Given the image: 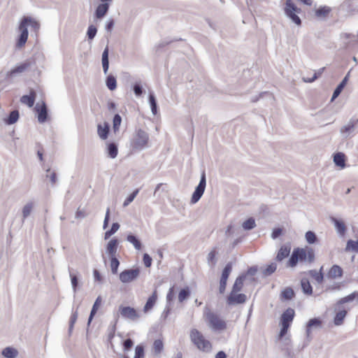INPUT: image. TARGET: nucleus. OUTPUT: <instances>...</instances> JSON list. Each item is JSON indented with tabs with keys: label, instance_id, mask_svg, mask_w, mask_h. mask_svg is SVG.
Segmentation results:
<instances>
[{
	"label": "nucleus",
	"instance_id": "obj_1",
	"mask_svg": "<svg viewBox=\"0 0 358 358\" xmlns=\"http://www.w3.org/2000/svg\"><path fill=\"white\" fill-rule=\"evenodd\" d=\"M315 260V253L311 247L294 248L287 262V267L294 268L299 262L312 264Z\"/></svg>",
	"mask_w": 358,
	"mask_h": 358
},
{
	"label": "nucleus",
	"instance_id": "obj_2",
	"mask_svg": "<svg viewBox=\"0 0 358 358\" xmlns=\"http://www.w3.org/2000/svg\"><path fill=\"white\" fill-rule=\"evenodd\" d=\"M190 340L194 345L201 351L208 352L212 349V345L206 340L203 334L196 329L190 331Z\"/></svg>",
	"mask_w": 358,
	"mask_h": 358
},
{
	"label": "nucleus",
	"instance_id": "obj_3",
	"mask_svg": "<svg viewBox=\"0 0 358 358\" xmlns=\"http://www.w3.org/2000/svg\"><path fill=\"white\" fill-rule=\"evenodd\" d=\"M149 142V134L142 129L136 130L131 141V146L134 150H142L147 147Z\"/></svg>",
	"mask_w": 358,
	"mask_h": 358
},
{
	"label": "nucleus",
	"instance_id": "obj_4",
	"mask_svg": "<svg viewBox=\"0 0 358 358\" xmlns=\"http://www.w3.org/2000/svg\"><path fill=\"white\" fill-rule=\"evenodd\" d=\"M29 17H22L20 20L18 31L19 35L17 38L15 46L17 48H21L24 46L25 43L27 41L29 31H28V22H29Z\"/></svg>",
	"mask_w": 358,
	"mask_h": 358
},
{
	"label": "nucleus",
	"instance_id": "obj_5",
	"mask_svg": "<svg viewBox=\"0 0 358 358\" xmlns=\"http://www.w3.org/2000/svg\"><path fill=\"white\" fill-rule=\"evenodd\" d=\"M301 11L300 8H298L292 0H286L284 7V12L285 15L295 24L300 26L301 24V20L297 15Z\"/></svg>",
	"mask_w": 358,
	"mask_h": 358
},
{
	"label": "nucleus",
	"instance_id": "obj_6",
	"mask_svg": "<svg viewBox=\"0 0 358 358\" xmlns=\"http://www.w3.org/2000/svg\"><path fill=\"white\" fill-rule=\"evenodd\" d=\"M206 186V176L203 170L201 174L200 181L199 185L195 187L194 192L192 194L190 202L192 204L197 203L203 196Z\"/></svg>",
	"mask_w": 358,
	"mask_h": 358
},
{
	"label": "nucleus",
	"instance_id": "obj_7",
	"mask_svg": "<svg viewBox=\"0 0 358 358\" xmlns=\"http://www.w3.org/2000/svg\"><path fill=\"white\" fill-rule=\"evenodd\" d=\"M207 320L210 327L214 331H224L227 329V323L224 320L219 317V316L212 312L207 313Z\"/></svg>",
	"mask_w": 358,
	"mask_h": 358
},
{
	"label": "nucleus",
	"instance_id": "obj_8",
	"mask_svg": "<svg viewBox=\"0 0 358 358\" xmlns=\"http://www.w3.org/2000/svg\"><path fill=\"white\" fill-rule=\"evenodd\" d=\"M141 273L140 268L124 269L119 275L120 280L122 283H129L136 280Z\"/></svg>",
	"mask_w": 358,
	"mask_h": 358
},
{
	"label": "nucleus",
	"instance_id": "obj_9",
	"mask_svg": "<svg viewBox=\"0 0 358 358\" xmlns=\"http://www.w3.org/2000/svg\"><path fill=\"white\" fill-rule=\"evenodd\" d=\"M232 262H228L222 271L219 285V292L221 294H223L225 292L227 280L232 271Z\"/></svg>",
	"mask_w": 358,
	"mask_h": 358
},
{
	"label": "nucleus",
	"instance_id": "obj_10",
	"mask_svg": "<svg viewBox=\"0 0 358 358\" xmlns=\"http://www.w3.org/2000/svg\"><path fill=\"white\" fill-rule=\"evenodd\" d=\"M34 64V61L30 59H26L22 63L16 65L14 68H13L10 71H8L6 73V78H11L16 74L21 73L27 71L29 68H30Z\"/></svg>",
	"mask_w": 358,
	"mask_h": 358
},
{
	"label": "nucleus",
	"instance_id": "obj_11",
	"mask_svg": "<svg viewBox=\"0 0 358 358\" xmlns=\"http://www.w3.org/2000/svg\"><path fill=\"white\" fill-rule=\"evenodd\" d=\"M119 312L122 317L129 319L131 320H136L140 317V315L137 310L131 306H120Z\"/></svg>",
	"mask_w": 358,
	"mask_h": 358
},
{
	"label": "nucleus",
	"instance_id": "obj_12",
	"mask_svg": "<svg viewBox=\"0 0 358 358\" xmlns=\"http://www.w3.org/2000/svg\"><path fill=\"white\" fill-rule=\"evenodd\" d=\"M246 300L247 296L245 294L231 292L227 297V303L229 306L243 304Z\"/></svg>",
	"mask_w": 358,
	"mask_h": 358
},
{
	"label": "nucleus",
	"instance_id": "obj_13",
	"mask_svg": "<svg viewBox=\"0 0 358 358\" xmlns=\"http://www.w3.org/2000/svg\"><path fill=\"white\" fill-rule=\"evenodd\" d=\"M34 110L37 114V118L39 123H44L48 120V109L44 101L42 102L41 105L37 103Z\"/></svg>",
	"mask_w": 358,
	"mask_h": 358
},
{
	"label": "nucleus",
	"instance_id": "obj_14",
	"mask_svg": "<svg viewBox=\"0 0 358 358\" xmlns=\"http://www.w3.org/2000/svg\"><path fill=\"white\" fill-rule=\"evenodd\" d=\"M322 324V321L320 317H313L310 319L307 324H306V338L308 342H310L312 339V337L310 336L311 334V329L313 328L318 329L321 328Z\"/></svg>",
	"mask_w": 358,
	"mask_h": 358
},
{
	"label": "nucleus",
	"instance_id": "obj_15",
	"mask_svg": "<svg viewBox=\"0 0 358 358\" xmlns=\"http://www.w3.org/2000/svg\"><path fill=\"white\" fill-rule=\"evenodd\" d=\"M355 0H345L340 6L342 11L345 12L347 15L352 16L358 13L357 6L354 3Z\"/></svg>",
	"mask_w": 358,
	"mask_h": 358
},
{
	"label": "nucleus",
	"instance_id": "obj_16",
	"mask_svg": "<svg viewBox=\"0 0 358 358\" xmlns=\"http://www.w3.org/2000/svg\"><path fill=\"white\" fill-rule=\"evenodd\" d=\"M110 8V3L105 2L99 3L94 11V20H102L108 13Z\"/></svg>",
	"mask_w": 358,
	"mask_h": 358
},
{
	"label": "nucleus",
	"instance_id": "obj_17",
	"mask_svg": "<svg viewBox=\"0 0 358 358\" xmlns=\"http://www.w3.org/2000/svg\"><path fill=\"white\" fill-rule=\"evenodd\" d=\"M120 244L119 240L114 237L111 238L106 244V252L110 258L117 257L116 253Z\"/></svg>",
	"mask_w": 358,
	"mask_h": 358
},
{
	"label": "nucleus",
	"instance_id": "obj_18",
	"mask_svg": "<svg viewBox=\"0 0 358 358\" xmlns=\"http://www.w3.org/2000/svg\"><path fill=\"white\" fill-rule=\"evenodd\" d=\"M295 316V310L292 308H287L281 315L280 324L291 326Z\"/></svg>",
	"mask_w": 358,
	"mask_h": 358
},
{
	"label": "nucleus",
	"instance_id": "obj_19",
	"mask_svg": "<svg viewBox=\"0 0 358 358\" xmlns=\"http://www.w3.org/2000/svg\"><path fill=\"white\" fill-rule=\"evenodd\" d=\"M336 310H337L334 317V324L336 326H341L343 324L344 320L346 317L348 310L345 308H338L336 306Z\"/></svg>",
	"mask_w": 358,
	"mask_h": 358
},
{
	"label": "nucleus",
	"instance_id": "obj_20",
	"mask_svg": "<svg viewBox=\"0 0 358 358\" xmlns=\"http://www.w3.org/2000/svg\"><path fill=\"white\" fill-rule=\"evenodd\" d=\"M330 220L334 224L337 233L340 236H344L347 231V227L345 222L342 220L338 219L335 217H331Z\"/></svg>",
	"mask_w": 358,
	"mask_h": 358
},
{
	"label": "nucleus",
	"instance_id": "obj_21",
	"mask_svg": "<svg viewBox=\"0 0 358 358\" xmlns=\"http://www.w3.org/2000/svg\"><path fill=\"white\" fill-rule=\"evenodd\" d=\"M350 73V71H349L345 76V77L343 78L341 82L336 86V87L334 90V92H333V94H332V96H331V101H333L334 99H336L341 94V93L342 92V91L343 90V89L346 86V85H347V83H348V82L349 80Z\"/></svg>",
	"mask_w": 358,
	"mask_h": 358
},
{
	"label": "nucleus",
	"instance_id": "obj_22",
	"mask_svg": "<svg viewBox=\"0 0 358 358\" xmlns=\"http://www.w3.org/2000/svg\"><path fill=\"white\" fill-rule=\"evenodd\" d=\"M110 133V124L107 122H104L103 124H97V134L99 138L102 140L108 138Z\"/></svg>",
	"mask_w": 358,
	"mask_h": 358
},
{
	"label": "nucleus",
	"instance_id": "obj_23",
	"mask_svg": "<svg viewBox=\"0 0 358 358\" xmlns=\"http://www.w3.org/2000/svg\"><path fill=\"white\" fill-rule=\"evenodd\" d=\"M343 268L337 264L333 265L327 274V278H331V279H334L336 278H341L343 276Z\"/></svg>",
	"mask_w": 358,
	"mask_h": 358
},
{
	"label": "nucleus",
	"instance_id": "obj_24",
	"mask_svg": "<svg viewBox=\"0 0 358 358\" xmlns=\"http://www.w3.org/2000/svg\"><path fill=\"white\" fill-rule=\"evenodd\" d=\"M334 162L336 166L344 169L346 166V156L343 152H338L334 154Z\"/></svg>",
	"mask_w": 358,
	"mask_h": 358
},
{
	"label": "nucleus",
	"instance_id": "obj_25",
	"mask_svg": "<svg viewBox=\"0 0 358 358\" xmlns=\"http://www.w3.org/2000/svg\"><path fill=\"white\" fill-rule=\"evenodd\" d=\"M290 250H291L290 245H282L278 252V254L275 257V260L277 262L282 261L284 259L289 257Z\"/></svg>",
	"mask_w": 358,
	"mask_h": 358
},
{
	"label": "nucleus",
	"instance_id": "obj_26",
	"mask_svg": "<svg viewBox=\"0 0 358 358\" xmlns=\"http://www.w3.org/2000/svg\"><path fill=\"white\" fill-rule=\"evenodd\" d=\"M357 122V119H350L346 125H344L341 128V133L345 135V137H348L349 134L354 130V128Z\"/></svg>",
	"mask_w": 358,
	"mask_h": 358
},
{
	"label": "nucleus",
	"instance_id": "obj_27",
	"mask_svg": "<svg viewBox=\"0 0 358 358\" xmlns=\"http://www.w3.org/2000/svg\"><path fill=\"white\" fill-rule=\"evenodd\" d=\"M109 48L107 45L105 49L103 50L101 55V64L103 67V71L104 74H107L109 69Z\"/></svg>",
	"mask_w": 358,
	"mask_h": 358
},
{
	"label": "nucleus",
	"instance_id": "obj_28",
	"mask_svg": "<svg viewBox=\"0 0 358 358\" xmlns=\"http://www.w3.org/2000/svg\"><path fill=\"white\" fill-rule=\"evenodd\" d=\"M157 290H155L153 292V293L151 294V296H150L149 298L148 299V300L143 307V311L145 313H147L149 310H152L157 301Z\"/></svg>",
	"mask_w": 358,
	"mask_h": 358
},
{
	"label": "nucleus",
	"instance_id": "obj_29",
	"mask_svg": "<svg viewBox=\"0 0 358 358\" xmlns=\"http://www.w3.org/2000/svg\"><path fill=\"white\" fill-rule=\"evenodd\" d=\"M35 99H36V92L34 90H32V91H31L29 94L23 95L20 98V101L22 103L26 104L29 107H32L34 104Z\"/></svg>",
	"mask_w": 358,
	"mask_h": 358
},
{
	"label": "nucleus",
	"instance_id": "obj_30",
	"mask_svg": "<svg viewBox=\"0 0 358 358\" xmlns=\"http://www.w3.org/2000/svg\"><path fill=\"white\" fill-rule=\"evenodd\" d=\"M301 287L304 294L308 296L313 294V287L308 278H303L301 280Z\"/></svg>",
	"mask_w": 358,
	"mask_h": 358
},
{
	"label": "nucleus",
	"instance_id": "obj_31",
	"mask_svg": "<svg viewBox=\"0 0 358 358\" xmlns=\"http://www.w3.org/2000/svg\"><path fill=\"white\" fill-rule=\"evenodd\" d=\"M294 296L295 292L290 287H287L282 290L280 295L281 301H289L292 300Z\"/></svg>",
	"mask_w": 358,
	"mask_h": 358
},
{
	"label": "nucleus",
	"instance_id": "obj_32",
	"mask_svg": "<svg viewBox=\"0 0 358 358\" xmlns=\"http://www.w3.org/2000/svg\"><path fill=\"white\" fill-rule=\"evenodd\" d=\"M107 155L111 159H115L118 154L117 145L115 142H110L107 144L106 147Z\"/></svg>",
	"mask_w": 358,
	"mask_h": 358
},
{
	"label": "nucleus",
	"instance_id": "obj_33",
	"mask_svg": "<svg viewBox=\"0 0 358 358\" xmlns=\"http://www.w3.org/2000/svg\"><path fill=\"white\" fill-rule=\"evenodd\" d=\"M20 117V113L17 110H13L10 112L8 117L4 118V122L8 125H11L17 122Z\"/></svg>",
	"mask_w": 358,
	"mask_h": 358
},
{
	"label": "nucleus",
	"instance_id": "obj_34",
	"mask_svg": "<svg viewBox=\"0 0 358 358\" xmlns=\"http://www.w3.org/2000/svg\"><path fill=\"white\" fill-rule=\"evenodd\" d=\"M127 241L131 243L134 247L138 250H141L143 248V245L140 239L134 234L129 233L127 236Z\"/></svg>",
	"mask_w": 358,
	"mask_h": 358
},
{
	"label": "nucleus",
	"instance_id": "obj_35",
	"mask_svg": "<svg viewBox=\"0 0 358 358\" xmlns=\"http://www.w3.org/2000/svg\"><path fill=\"white\" fill-rule=\"evenodd\" d=\"M277 269V264L275 262H271L267 265L266 267L261 268L262 274L263 278H266L271 275Z\"/></svg>",
	"mask_w": 358,
	"mask_h": 358
},
{
	"label": "nucleus",
	"instance_id": "obj_36",
	"mask_svg": "<svg viewBox=\"0 0 358 358\" xmlns=\"http://www.w3.org/2000/svg\"><path fill=\"white\" fill-rule=\"evenodd\" d=\"M245 280V276L241 274L236 278L231 292H239L242 290L244 281Z\"/></svg>",
	"mask_w": 358,
	"mask_h": 358
},
{
	"label": "nucleus",
	"instance_id": "obj_37",
	"mask_svg": "<svg viewBox=\"0 0 358 358\" xmlns=\"http://www.w3.org/2000/svg\"><path fill=\"white\" fill-rule=\"evenodd\" d=\"M148 101L150 106L152 113L156 115L158 113V105L154 92H150L148 96Z\"/></svg>",
	"mask_w": 358,
	"mask_h": 358
},
{
	"label": "nucleus",
	"instance_id": "obj_38",
	"mask_svg": "<svg viewBox=\"0 0 358 358\" xmlns=\"http://www.w3.org/2000/svg\"><path fill=\"white\" fill-rule=\"evenodd\" d=\"M258 271V266H252L248 268V270L245 272L242 273L241 275L245 276V279L246 280L248 276H250L249 278L250 281L251 282H256L257 279L254 277V275L257 273Z\"/></svg>",
	"mask_w": 358,
	"mask_h": 358
},
{
	"label": "nucleus",
	"instance_id": "obj_39",
	"mask_svg": "<svg viewBox=\"0 0 358 358\" xmlns=\"http://www.w3.org/2000/svg\"><path fill=\"white\" fill-rule=\"evenodd\" d=\"M69 275L71 278L72 288H73L74 293H76V292L78 289L79 286H80L79 285L80 279H79L78 272H76V273H74L71 271L70 268H69Z\"/></svg>",
	"mask_w": 358,
	"mask_h": 358
},
{
	"label": "nucleus",
	"instance_id": "obj_40",
	"mask_svg": "<svg viewBox=\"0 0 358 358\" xmlns=\"http://www.w3.org/2000/svg\"><path fill=\"white\" fill-rule=\"evenodd\" d=\"M308 274L313 278H314L318 283H322L324 280V273H323V266H322L319 271H317L315 269L309 270Z\"/></svg>",
	"mask_w": 358,
	"mask_h": 358
},
{
	"label": "nucleus",
	"instance_id": "obj_41",
	"mask_svg": "<svg viewBox=\"0 0 358 358\" xmlns=\"http://www.w3.org/2000/svg\"><path fill=\"white\" fill-rule=\"evenodd\" d=\"M190 288L188 286L184 287L178 292V301L180 303H182L184 301L187 300L190 296Z\"/></svg>",
	"mask_w": 358,
	"mask_h": 358
},
{
	"label": "nucleus",
	"instance_id": "obj_42",
	"mask_svg": "<svg viewBox=\"0 0 358 358\" xmlns=\"http://www.w3.org/2000/svg\"><path fill=\"white\" fill-rule=\"evenodd\" d=\"M1 355L6 358H15L18 355V351L13 347H6L2 350Z\"/></svg>",
	"mask_w": 358,
	"mask_h": 358
},
{
	"label": "nucleus",
	"instance_id": "obj_43",
	"mask_svg": "<svg viewBox=\"0 0 358 358\" xmlns=\"http://www.w3.org/2000/svg\"><path fill=\"white\" fill-rule=\"evenodd\" d=\"M356 295H357V291L351 293L350 294H349V295H348V296H346L345 297H343V298L340 299L336 302V306L338 308H340V306H341L342 305H343L345 303L353 301L356 299Z\"/></svg>",
	"mask_w": 358,
	"mask_h": 358
},
{
	"label": "nucleus",
	"instance_id": "obj_44",
	"mask_svg": "<svg viewBox=\"0 0 358 358\" xmlns=\"http://www.w3.org/2000/svg\"><path fill=\"white\" fill-rule=\"evenodd\" d=\"M106 85L108 90L113 91L117 88V80L115 76L109 74L106 79Z\"/></svg>",
	"mask_w": 358,
	"mask_h": 358
},
{
	"label": "nucleus",
	"instance_id": "obj_45",
	"mask_svg": "<svg viewBox=\"0 0 358 358\" xmlns=\"http://www.w3.org/2000/svg\"><path fill=\"white\" fill-rule=\"evenodd\" d=\"M132 90L135 96L137 97H140L145 93V90H144L141 81L134 83L132 86Z\"/></svg>",
	"mask_w": 358,
	"mask_h": 358
},
{
	"label": "nucleus",
	"instance_id": "obj_46",
	"mask_svg": "<svg viewBox=\"0 0 358 358\" xmlns=\"http://www.w3.org/2000/svg\"><path fill=\"white\" fill-rule=\"evenodd\" d=\"M181 41H183V39L181 38H174L172 40H164V41H161L159 43H158L157 45H155V51H156V52H159L161 51L162 48H163L164 47H165L168 45H170L173 42Z\"/></svg>",
	"mask_w": 358,
	"mask_h": 358
},
{
	"label": "nucleus",
	"instance_id": "obj_47",
	"mask_svg": "<svg viewBox=\"0 0 358 358\" xmlns=\"http://www.w3.org/2000/svg\"><path fill=\"white\" fill-rule=\"evenodd\" d=\"M78 313L77 309L74 311H72L71 315L69 319V330H68L69 336L71 335V333H72L73 327H74V324L76 322L77 319H78Z\"/></svg>",
	"mask_w": 358,
	"mask_h": 358
},
{
	"label": "nucleus",
	"instance_id": "obj_48",
	"mask_svg": "<svg viewBox=\"0 0 358 358\" xmlns=\"http://www.w3.org/2000/svg\"><path fill=\"white\" fill-rule=\"evenodd\" d=\"M331 10V9L329 6H320L317 9L315 10V15L317 17H326L329 14Z\"/></svg>",
	"mask_w": 358,
	"mask_h": 358
},
{
	"label": "nucleus",
	"instance_id": "obj_49",
	"mask_svg": "<svg viewBox=\"0 0 358 358\" xmlns=\"http://www.w3.org/2000/svg\"><path fill=\"white\" fill-rule=\"evenodd\" d=\"M305 238L308 243L315 244L319 240L316 234L313 231H308L305 234Z\"/></svg>",
	"mask_w": 358,
	"mask_h": 358
},
{
	"label": "nucleus",
	"instance_id": "obj_50",
	"mask_svg": "<svg viewBox=\"0 0 358 358\" xmlns=\"http://www.w3.org/2000/svg\"><path fill=\"white\" fill-rule=\"evenodd\" d=\"M120 225L118 222H113L110 229L107 230L104 234V239L107 240L113 234H115L120 229Z\"/></svg>",
	"mask_w": 358,
	"mask_h": 358
},
{
	"label": "nucleus",
	"instance_id": "obj_51",
	"mask_svg": "<svg viewBox=\"0 0 358 358\" xmlns=\"http://www.w3.org/2000/svg\"><path fill=\"white\" fill-rule=\"evenodd\" d=\"M46 175L45 178H48L52 184L55 185L57 182V175L55 171H51L50 168L45 169Z\"/></svg>",
	"mask_w": 358,
	"mask_h": 358
},
{
	"label": "nucleus",
	"instance_id": "obj_52",
	"mask_svg": "<svg viewBox=\"0 0 358 358\" xmlns=\"http://www.w3.org/2000/svg\"><path fill=\"white\" fill-rule=\"evenodd\" d=\"M255 227H256L255 220V219L252 217L248 218L242 224V227L245 231L252 230Z\"/></svg>",
	"mask_w": 358,
	"mask_h": 358
},
{
	"label": "nucleus",
	"instance_id": "obj_53",
	"mask_svg": "<svg viewBox=\"0 0 358 358\" xmlns=\"http://www.w3.org/2000/svg\"><path fill=\"white\" fill-rule=\"evenodd\" d=\"M350 250L355 252H358V239L357 241L350 239L347 241L345 251Z\"/></svg>",
	"mask_w": 358,
	"mask_h": 358
},
{
	"label": "nucleus",
	"instance_id": "obj_54",
	"mask_svg": "<svg viewBox=\"0 0 358 358\" xmlns=\"http://www.w3.org/2000/svg\"><path fill=\"white\" fill-rule=\"evenodd\" d=\"M122 122V117L116 113L113 118V129L115 133L119 131Z\"/></svg>",
	"mask_w": 358,
	"mask_h": 358
},
{
	"label": "nucleus",
	"instance_id": "obj_55",
	"mask_svg": "<svg viewBox=\"0 0 358 358\" xmlns=\"http://www.w3.org/2000/svg\"><path fill=\"white\" fill-rule=\"evenodd\" d=\"M153 349L155 355L160 354L164 349V343L161 339H156L153 343Z\"/></svg>",
	"mask_w": 358,
	"mask_h": 358
},
{
	"label": "nucleus",
	"instance_id": "obj_56",
	"mask_svg": "<svg viewBox=\"0 0 358 358\" xmlns=\"http://www.w3.org/2000/svg\"><path fill=\"white\" fill-rule=\"evenodd\" d=\"M97 33V28L93 24H90L87 31V37L88 41H92Z\"/></svg>",
	"mask_w": 358,
	"mask_h": 358
},
{
	"label": "nucleus",
	"instance_id": "obj_57",
	"mask_svg": "<svg viewBox=\"0 0 358 358\" xmlns=\"http://www.w3.org/2000/svg\"><path fill=\"white\" fill-rule=\"evenodd\" d=\"M110 260L111 272L113 274H117L120 262L117 257L110 258Z\"/></svg>",
	"mask_w": 358,
	"mask_h": 358
},
{
	"label": "nucleus",
	"instance_id": "obj_58",
	"mask_svg": "<svg viewBox=\"0 0 358 358\" xmlns=\"http://www.w3.org/2000/svg\"><path fill=\"white\" fill-rule=\"evenodd\" d=\"M145 347L142 344H139L135 348V355L134 358H144Z\"/></svg>",
	"mask_w": 358,
	"mask_h": 358
},
{
	"label": "nucleus",
	"instance_id": "obj_59",
	"mask_svg": "<svg viewBox=\"0 0 358 358\" xmlns=\"http://www.w3.org/2000/svg\"><path fill=\"white\" fill-rule=\"evenodd\" d=\"M138 192L139 189H136L133 192H131L124 200L123 207L129 206L134 200Z\"/></svg>",
	"mask_w": 358,
	"mask_h": 358
},
{
	"label": "nucleus",
	"instance_id": "obj_60",
	"mask_svg": "<svg viewBox=\"0 0 358 358\" xmlns=\"http://www.w3.org/2000/svg\"><path fill=\"white\" fill-rule=\"evenodd\" d=\"M134 341L130 338H128L124 340L122 342L123 350L124 352H129V350H131V349L134 346Z\"/></svg>",
	"mask_w": 358,
	"mask_h": 358
},
{
	"label": "nucleus",
	"instance_id": "obj_61",
	"mask_svg": "<svg viewBox=\"0 0 358 358\" xmlns=\"http://www.w3.org/2000/svg\"><path fill=\"white\" fill-rule=\"evenodd\" d=\"M24 17H29L30 20L28 22V25L35 31H37L40 29V23L38 21L31 17V16H23Z\"/></svg>",
	"mask_w": 358,
	"mask_h": 358
},
{
	"label": "nucleus",
	"instance_id": "obj_62",
	"mask_svg": "<svg viewBox=\"0 0 358 358\" xmlns=\"http://www.w3.org/2000/svg\"><path fill=\"white\" fill-rule=\"evenodd\" d=\"M33 208L32 203H27L22 208L23 219H26L31 213Z\"/></svg>",
	"mask_w": 358,
	"mask_h": 358
},
{
	"label": "nucleus",
	"instance_id": "obj_63",
	"mask_svg": "<svg viewBox=\"0 0 358 358\" xmlns=\"http://www.w3.org/2000/svg\"><path fill=\"white\" fill-rule=\"evenodd\" d=\"M101 301H102V299H101V297L100 296H99L96 299V300H95V301H94V304L92 306V308L91 311H90L91 313L95 314V315L96 314V313H97V311H98V310H99V307H100V306L101 304Z\"/></svg>",
	"mask_w": 358,
	"mask_h": 358
},
{
	"label": "nucleus",
	"instance_id": "obj_64",
	"mask_svg": "<svg viewBox=\"0 0 358 358\" xmlns=\"http://www.w3.org/2000/svg\"><path fill=\"white\" fill-rule=\"evenodd\" d=\"M283 234H284V230L282 228H281V227L274 228L271 233V238L273 239H276L278 237H280V236L283 235Z\"/></svg>",
	"mask_w": 358,
	"mask_h": 358
}]
</instances>
